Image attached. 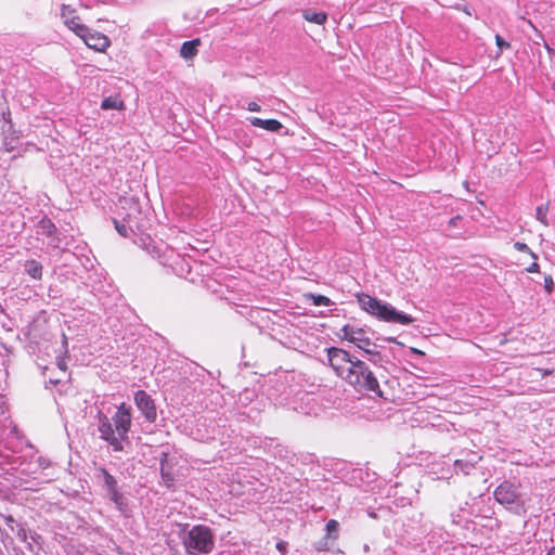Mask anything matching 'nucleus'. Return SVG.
I'll return each instance as SVG.
<instances>
[{
	"mask_svg": "<svg viewBox=\"0 0 555 555\" xmlns=\"http://www.w3.org/2000/svg\"><path fill=\"white\" fill-rule=\"evenodd\" d=\"M357 300L361 309L377 318L383 322L396 323L401 325H409L414 322V319L399 310L388 302L371 297L366 294H358Z\"/></svg>",
	"mask_w": 555,
	"mask_h": 555,
	"instance_id": "nucleus-1",
	"label": "nucleus"
},
{
	"mask_svg": "<svg viewBox=\"0 0 555 555\" xmlns=\"http://www.w3.org/2000/svg\"><path fill=\"white\" fill-rule=\"evenodd\" d=\"M124 221L125 222H130V215H127L126 217H124Z\"/></svg>",
	"mask_w": 555,
	"mask_h": 555,
	"instance_id": "nucleus-37",
	"label": "nucleus"
},
{
	"mask_svg": "<svg viewBox=\"0 0 555 555\" xmlns=\"http://www.w3.org/2000/svg\"><path fill=\"white\" fill-rule=\"evenodd\" d=\"M539 264L537 261H533L526 270L527 272H530V273H535V272H539Z\"/></svg>",
	"mask_w": 555,
	"mask_h": 555,
	"instance_id": "nucleus-30",
	"label": "nucleus"
},
{
	"mask_svg": "<svg viewBox=\"0 0 555 555\" xmlns=\"http://www.w3.org/2000/svg\"><path fill=\"white\" fill-rule=\"evenodd\" d=\"M247 109L250 112H259L261 108L257 102H250V103H248Z\"/></svg>",
	"mask_w": 555,
	"mask_h": 555,
	"instance_id": "nucleus-31",
	"label": "nucleus"
},
{
	"mask_svg": "<svg viewBox=\"0 0 555 555\" xmlns=\"http://www.w3.org/2000/svg\"><path fill=\"white\" fill-rule=\"evenodd\" d=\"M38 228L40 229L41 234H43L46 236L50 237V236H54L56 234V227L52 222V220L49 219L48 217H43L39 221Z\"/></svg>",
	"mask_w": 555,
	"mask_h": 555,
	"instance_id": "nucleus-17",
	"label": "nucleus"
},
{
	"mask_svg": "<svg viewBox=\"0 0 555 555\" xmlns=\"http://www.w3.org/2000/svg\"><path fill=\"white\" fill-rule=\"evenodd\" d=\"M349 364L351 365L349 367V385L356 391L359 393L373 392L377 397L383 396L377 379L360 357L349 352Z\"/></svg>",
	"mask_w": 555,
	"mask_h": 555,
	"instance_id": "nucleus-2",
	"label": "nucleus"
},
{
	"mask_svg": "<svg viewBox=\"0 0 555 555\" xmlns=\"http://www.w3.org/2000/svg\"><path fill=\"white\" fill-rule=\"evenodd\" d=\"M328 361L336 374L341 376L347 363V351L339 348H330Z\"/></svg>",
	"mask_w": 555,
	"mask_h": 555,
	"instance_id": "nucleus-11",
	"label": "nucleus"
},
{
	"mask_svg": "<svg viewBox=\"0 0 555 555\" xmlns=\"http://www.w3.org/2000/svg\"><path fill=\"white\" fill-rule=\"evenodd\" d=\"M201 46V39L196 38L182 43L180 55L185 60H192L198 52L197 48Z\"/></svg>",
	"mask_w": 555,
	"mask_h": 555,
	"instance_id": "nucleus-13",
	"label": "nucleus"
},
{
	"mask_svg": "<svg viewBox=\"0 0 555 555\" xmlns=\"http://www.w3.org/2000/svg\"><path fill=\"white\" fill-rule=\"evenodd\" d=\"M25 270L27 274L33 278L34 280H41L42 279V266L39 261L35 259L27 260L25 262Z\"/></svg>",
	"mask_w": 555,
	"mask_h": 555,
	"instance_id": "nucleus-15",
	"label": "nucleus"
},
{
	"mask_svg": "<svg viewBox=\"0 0 555 555\" xmlns=\"http://www.w3.org/2000/svg\"><path fill=\"white\" fill-rule=\"evenodd\" d=\"M547 555H555V546L548 551Z\"/></svg>",
	"mask_w": 555,
	"mask_h": 555,
	"instance_id": "nucleus-36",
	"label": "nucleus"
},
{
	"mask_svg": "<svg viewBox=\"0 0 555 555\" xmlns=\"http://www.w3.org/2000/svg\"><path fill=\"white\" fill-rule=\"evenodd\" d=\"M114 222V227L116 229V231L118 232V234L122 237H128L129 236V228L124 223V222H120L116 219L113 220Z\"/></svg>",
	"mask_w": 555,
	"mask_h": 555,
	"instance_id": "nucleus-21",
	"label": "nucleus"
},
{
	"mask_svg": "<svg viewBox=\"0 0 555 555\" xmlns=\"http://www.w3.org/2000/svg\"><path fill=\"white\" fill-rule=\"evenodd\" d=\"M454 466H455V469H459V470L463 472L464 474H468L470 472V469L473 468L472 464H469L468 462H464L462 460H456L454 462Z\"/></svg>",
	"mask_w": 555,
	"mask_h": 555,
	"instance_id": "nucleus-22",
	"label": "nucleus"
},
{
	"mask_svg": "<svg viewBox=\"0 0 555 555\" xmlns=\"http://www.w3.org/2000/svg\"><path fill=\"white\" fill-rule=\"evenodd\" d=\"M61 17L63 23L76 35L86 34L87 26L82 24L81 17L77 14L76 9L70 5L63 4L61 8Z\"/></svg>",
	"mask_w": 555,
	"mask_h": 555,
	"instance_id": "nucleus-6",
	"label": "nucleus"
},
{
	"mask_svg": "<svg viewBox=\"0 0 555 555\" xmlns=\"http://www.w3.org/2000/svg\"><path fill=\"white\" fill-rule=\"evenodd\" d=\"M459 220H461L460 216H455V217L451 218L450 221H449V225L450 227H456Z\"/></svg>",
	"mask_w": 555,
	"mask_h": 555,
	"instance_id": "nucleus-32",
	"label": "nucleus"
},
{
	"mask_svg": "<svg viewBox=\"0 0 555 555\" xmlns=\"http://www.w3.org/2000/svg\"><path fill=\"white\" fill-rule=\"evenodd\" d=\"M102 109H117L124 111L126 108V104L120 95H112L105 98L101 103Z\"/></svg>",
	"mask_w": 555,
	"mask_h": 555,
	"instance_id": "nucleus-14",
	"label": "nucleus"
},
{
	"mask_svg": "<svg viewBox=\"0 0 555 555\" xmlns=\"http://www.w3.org/2000/svg\"><path fill=\"white\" fill-rule=\"evenodd\" d=\"M183 545L189 554H208L215 547V537L209 527L195 525L183 538Z\"/></svg>",
	"mask_w": 555,
	"mask_h": 555,
	"instance_id": "nucleus-3",
	"label": "nucleus"
},
{
	"mask_svg": "<svg viewBox=\"0 0 555 555\" xmlns=\"http://www.w3.org/2000/svg\"><path fill=\"white\" fill-rule=\"evenodd\" d=\"M495 43L499 49L496 56L501 55V53L503 52V49L511 48L509 42L505 41L500 35H495Z\"/></svg>",
	"mask_w": 555,
	"mask_h": 555,
	"instance_id": "nucleus-23",
	"label": "nucleus"
},
{
	"mask_svg": "<svg viewBox=\"0 0 555 555\" xmlns=\"http://www.w3.org/2000/svg\"><path fill=\"white\" fill-rule=\"evenodd\" d=\"M99 472L103 476L104 483H105V486L107 488V492L118 488L117 487V481H116L115 477L113 475H111L105 468L101 467L99 469Z\"/></svg>",
	"mask_w": 555,
	"mask_h": 555,
	"instance_id": "nucleus-18",
	"label": "nucleus"
},
{
	"mask_svg": "<svg viewBox=\"0 0 555 555\" xmlns=\"http://www.w3.org/2000/svg\"><path fill=\"white\" fill-rule=\"evenodd\" d=\"M552 53H553V55L555 56V50H554Z\"/></svg>",
	"mask_w": 555,
	"mask_h": 555,
	"instance_id": "nucleus-39",
	"label": "nucleus"
},
{
	"mask_svg": "<svg viewBox=\"0 0 555 555\" xmlns=\"http://www.w3.org/2000/svg\"><path fill=\"white\" fill-rule=\"evenodd\" d=\"M547 205L538 206L535 209V218L544 225H548L547 222Z\"/></svg>",
	"mask_w": 555,
	"mask_h": 555,
	"instance_id": "nucleus-20",
	"label": "nucleus"
},
{
	"mask_svg": "<svg viewBox=\"0 0 555 555\" xmlns=\"http://www.w3.org/2000/svg\"><path fill=\"white\" fill-rule=\"evenodd\" d=\"M494 498L502 505H512L516 502L518 494L514 485L503 482L495 489Z\"/></svg>",
	"mask_w": 555,
	"mask_h": 555,
	"instance_id": "nucleus-10",
	"label": "nucleus"
},
{
	"mask_svg": "<svg viewBox=\"0 0 555 555\" xmlns=\"http://www.w3.org/2000/svg\"><path fill=\"white\" fill-rule=\"evenodd\" d=\"M160 475H162V479L164 480V482L168 487H170L175 480V476L172 474V467L169 465L163 464L160 466Z\"/></svg>",
	"mask_w": 555,
	"mask_h": 555,
	"instance_id": "nucleus-19",
	"label": "nucleus"
},
{
	"mask_svg": "<svg viewBox=\"0 0 555 555\" xmlns=\"http://www.w3.org/2000/svg\"><path fill=\"white\" fill-rule=\"evenodd\" d=\"M514 247L515 249H517L518 251H524V253H528L534 260H537L538 256L528 247L527 244L525 243H521V242H516L514 244Z\"/></svg>",
	"mask_w": 555,
	"mask_h": 555,
	"instance_id": "nucleus-24",
	"label": "nucleus"
},
{
	"mask_svg": "<svg viewBox=\"0 0 555 555\" xmlns=\"http://www.w3.org/2000/svg\"><path fill=\"white\" fill-rule=\"evenodd\" d=\"M538 371L542 374V376H546V375L551 374L550 370L538 369Z\"/></svg>",
	"mask_w": 555,
	"mask_h": 555,
	"instance_id": "nucleus-35",
	"label": "nucleus"
},
{
	"mask_svg": "<svg viewBox=\"0 0 555 555\" xmlns=\"http://www.w3.org/2000/svg\"><path fill=\"white\" fill-rule=\"evenodd\" d=\"M544 288L545 291L551 294L553 288H554V281H553V278L551 275H546L544 278Z\"/></svg>",
	"mask_w": 555,
	"mask_h": 555,
	"instance_id": "nucleus-27",
	"label": "nucleus"
},
{
	"mask_svg": "<svg viewBox=\"0 0 555 555\" xmlns=\"http://www.w3.org/2000/svg\"><path fill=\"white\" fill-rule=\"evenodd\" d=\"M114 424L106 415H99V431L101 434V438L109 443L115 452H120L124 450V444L121 443V439L118 438V435L113 427Z\"/></svg>",
	"mask_w": 555,
	"mask_h": 555,
	"instance_id": "nucleus-5",
	"label": "nucleus"
},
{
	"mask_svg": "<svg viewBox=\"0 0 555 555\" xmlns=\"http://www.w3.org/2000/svg\"><path fill=\"white\" fill-rule=\"evenodd\" d=\"M112 422L118 438L121 439V443L124 444V441H128V433L131 428L130 409L127 408L125 403H121L114 414Z\"/></svg>",
	"mask_w": 555,
	"mask_h": 555,
	"instance_id": "nucleus-4",
	"label": "nucleus"
},
{
	"mask_svg": "<svg viewBox=\"0 0 555 555\" xmlns=\"http://www.w3.org/2000/svg\"><path fill=\"white\" fill-rule=\"evenodd\" d=\"M302 17L307 22L317 25H323L327 21V14L325 12H313L311 10H305L302 12Z\"/></svg>",
	"mask_w": 555,
	"mask_h": 555,
	"instance_id": "nucleus-16",
	"label": "nucleus"
},
{
	"mask_svg": "<svg viewBox=\"0 0 555 555\" xmlns=\"http://www.w3.org/2000/svg\"><path fill=\"white\" fill-rule=\"evenodd\" d=\"M310 297L313 299V304L315 306H327L330 304V299L325 296H322V295H318V296H314V295H310Z\"/></svg>",
	"mask_w": 555,
	"mask_h": 555,
	"instance_id": "nucleus-26",
	"label": "nucleus"
},
{
	"mask_svg": "<svg viewBox=\"0 0 555 555\" xmlns=\"http://www.w3.org/2000/svg\"><path fill=\"white\" fill-rule=\"evenodd\" d=\"M134 402L149 422H154L156 420L157 412L154 400L146 391L138 390L134 393Z\"/></svg>",
	"mask_w": 555,
	"mask_h": 555,
	"instance_id": "nucleus-8",
	"label": "nucleus"
},
{
	"mask_svg": "<svg viewBox=\"0 0 555 555\" xmlns=\"http://www.w3.org/2000/svg\"><path fill=\"white\" fill-rule=\"evenodd\" d=\"M276 548L280 551L282 555H284L287 552V543L284 541H279L276 543Z\"/></svg>",
	"mask_w": 555,
	"mask_h": 555,
	"instance_id": "nucleus-29",
	"label": "nucleus"
},
{
	"mask_svg": "<svg viewBox=\"0 0 555 555\" xmlns=\"http://www.w3.org/2000/svg\"><path fill=\"white\" fill-rule=\"evenodd\" d=\"M59 367L62 370V371H66L67 366H66V363L64 361H60L57 363Z\"/></svg>",
	"mask_w": 555,
	"mask_h": 555,
	"instance_id": "nucleus-34",
	"label": "nucleus"
},
{
	"mask_svg": "<svg viewBox=\"0 0 555 555\" xmlns=\"http://www.w3.org/2000/svg\"><path fill=\"white\" fill-rule=\"evenodd\" d=\"M349 344H353L360 350L359 354L361 358L375 361V358L378 356L375 349L370 348L371 346L375 348V345L369 338H362V331H349Z\"/></svg>",
	"mask_w": 555,
	"mask_h": 555,
	"instance_id": "nucleus-7",
	"label": "nucleus"
},
{
	"mask_svg": "<svg viewBox=\"0 0 555 555\" xmlns=\"http://www.w3.org/2000/svg\"><path fill=\"white\" fill-rule=\"evenodd\" d=\"M249 121L254 127L261 128L270 132H279L283 128L282 122L278 119H261L259 117H251Z\"/></svg>",
	"mask_w": 555,
	"mask_h": 555,
	"instance_id": "nucleus-12",
	"label": "nucleus"
},
{
	"mask_svg": "<svg viewBox=\"0 0 555 555\" xmlns=\"http://www.w3.org/2000/svg\"><path fill=\"white\" fill-rule=\"evenodd\" d=\"M90 48L98 52H104L111 44L109 38L99 31H92L87 27L86 34L78 36Z\"/></svg>",
	"mask_w": 555,
	"mask_h": 555,
	"instance_id": "nucleus-9",
	"label": "nucleus"
},
{
	"mask_svg": "<svg viewBox=\"0 0 555 555\" xmlns=\"http://www.w3.org/2000/svg\"><path fill=\"white\" fill-rule=\"evenodd\" d=\"M167 460H168V453H167V452H163V453H162V457H160V466H162L163 464L168 465Z\"/></svg>",
	"mask_w": 555,
	"mask_h": 555,
	"instance_id": "nucleus-33",
	"label": "nucleus"
},
{
	"mask_svg": "<svg viewBox=\"0 0 555 555\" xmlns=\"http://www.w3.org/2000/svg\"><path fill=\"white\" fill-rule=\"evenodd\" d=\"M414 352L420 353V354H423V352H422V351H420V350H417V349H414Z\"/></svg>",
	"mask_w": 555,
	"mask_h": 555,
	"instance_id": "nucleus-38",
	"label": "nucleus"
},
{
	"mask_svg": "<svg viewBox=\"0 0 555 555\" xmlns=\"http://www.w3.org/2000/svg\"><path fill=\"white\" fill-rule=\"evenodd\" d=\"M326 530L328 532V537L336 538V533L338 531V522L336 520H330L326 525Z\"/></svg>",
	"mask_w": 555,
	"mask_h": 555,
	"instance_id": "nucleus-25",
	"label": "nucleus"
},
{
	"mask_svg": "<svg viewBox=\"0 0 555 555\" xmlns=\"http://www.w3.org/2000/svg\"><path fill=\"white\" fill-rule=\"evenodd\" d=\"M108 495L111 498L112 501H114L116 504H119L120 501H121V495L118 491V488L112 490L108 492Z\"/></svg>",
	"mask_w": 555,
	"mask_h": 555,
	"instance_id": "nucleus-28",
	"label": "nucleus"
}]
</instances>
